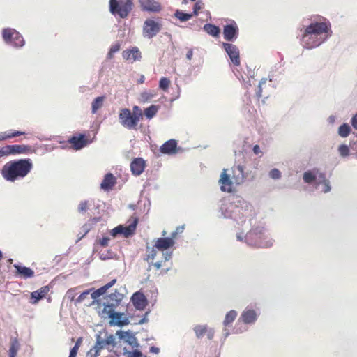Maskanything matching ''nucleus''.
Masks as SVG:
<instances>
[{"label":"nucleus","instance_id":"31","mask_svg":"<svg viewBox=\"0 0 357 357\" xmlns=\"http://www.w3.org/2000/svg\"><path fill=\"white\" fill-rule=\"evenodd\" d=\"M104 100V96H99L95 98L91 104V112L93 114H96L97 111L102 107Z\"/></svg>","mask_w":357,"mask_h":357},{"label":"nucleus","instance_id":"41","mask_svg":"<svg viewBox=\"0 0 357 357\" xmlns=\"http://www.w3.org/2000/svg\"><path fill=\"white\" fill-rule=\"evenodd\" d=\"M154 96L155 94L151 91H144L141 93L140 98L142 101L145 102L151 100L154 97Z\"/></svg>","mask_w":357,"mask_h":357},{"label":"nucleus","instance_id":"64","mask_svg":"<svg viewBox=\"0 0 357 357\" xmlns=\"http://www.w3.org/2000/svg\"><path fill=\"white\" fill-rule=\"evenodd\" d=\"M72 291H73V290H72V289H70V290H68V294H70Z\"/></svg>","mask_w":357,"mask_h":357},{"label":"nucleus","instance_id":"37","mask_svg":"<svg viewBox=\"0 0 357 357\" xmlns=\"http://www.w3.org/2000/svg\"><path fill=\"white\" fill-rule=\"evenodd\" d=\"M174 15L181 22H186L193 17V14L184 13L183 11L179 10H177L175 12Z\"/></svg>","mask_w":357,"mask_h":357},{"label":"nucleus","instance_id":"56","mask_svg":"<svg viewBox=\"0 0 357 357\" xmlns=\"http://www.w3.org/2000/svg\"><path fill=\"white\" fill-rule=\"evenodd\" d=\"M192 56H193V50L192 49H190L187 54H186V58L188 59V60H191L192 58Z\"/></svg>","mask_w":357,"mask_h":357},{"label":"nucleus","instance_id":"27","mask_svg":"<svg viewBox=\"0 0 357 357\" xmlns=\"http://www.w3.org/2000/svg\"><path fill=\"white\" fill-rule=\"evenodd\" d=\"M241 319L245 324L253 323L257 319V314L253 310H245L243 312Z\"/></svg>","mask_w":357,"mask_h":357},{"label":"nucleus","instance_id":"2","mask_svg":"<svg viewBox=\"0 0 357 357\" xmlns=\"http://www.w3.org/2000/svg\"><path fill=\"white\" fill-rule=\"evenodd\" d=\"M33 167V162L29 158L13 160L3 166L1 175L6 181L15 182L26 177Z\"/></svg>","mask_w":357,"mask_h":357},{"label":"nucleus","instance_id":"11","mask_svg":"<svg viewBox=\"0 0 357 357\" xmlns=\"http://www.w3.org/2000/svg\"><path fill=\"white\" fill-rule=\"evenodd\" d=\"M222 47L225 52L227 53L233 65L235 66H240V52L238 47L234 44L227 43H223Z\"/></svg>","mask_w":357,"mask_h":357},{"label":"nucleus","instance_id":"54","mask_svg":"<svg viewBox=\"0 0 357 357\" xmlns=\"http://www.w3.org/2000/svg\"><path fill=\"white\" fill-rule=\"evenodd\" d=\"M351 125L356 130H357V114L353 116L351 119Z\"/></svg>","mask_w":357,"mask_h":357},{"label":"nucleus","instance_id":"5","mask_svg":"<svg viewBox=\"0 0 357 357\" xmlns=\"http://www.w3.org/2000/svg\"><path fill=\"white\" fill-rule=\"evenodd\" d=\"M132 0H109L110 13L121 18L127 17L132 10Z\"/></svg>","mask_w":357,"mask_h":357},{"label":"nucleus","instance_id":"7","mask_svg":"<svg viewBox=\"0 0 357 357\" xmlns=\"http://www.w3.org/2000/svg\"><path fill=\"white\" fill-rule=\"evenodd\" d=\"M104 311L107 312L110 318L109 324L111 326H123L129 324L128 319L124 315L123 313L116 312L112 306L106 305Z\"/></svg>","mask_w":357,"mask_h":357},{"label":"nucleus","instance_id":"16","mask_svg":"<svg viewBox=\"0 0 357 357\" xmlns=\"http://www.w3.org/2000/svg\"><path fill=\"white\" fill-rule=\"evenodd\" d=\"M142 10L158 13L161 10L160 3L155 0H139Z\"/></svg>","mask_w":357,"mask_h":357},{"label":"nucleus","instance_id":"33","mask_svg":"<svg viewBox=\"0 0 357 357\" xmlns=\"http://www.w3.org/2000/svg\"><path fill=\"white\" fill-rule=\"evenodd\" d=\"M320 183H323L324 185V188L322 190L324 192L326 193L331 190L329 181L326 178L325 174L324 173L319 174V182L317 184Z\"/></svg>","mask_w":357,"mask_h":357},{"label":"nucleus","instance_id":"49","mask_svg":"<svg viewBox=\"0 0 357 357\" xmlns=\"http://www.w3.org/2000/svg\"><path fill=\"white\" fill-rule=\"evenodd\" d=\"M202 8V3L200 1H197L195 3L193 8V16H197L199 13V10Z\"/></svg>","mask_w":357,"mask_h":357},{"label":"nucleus","instance_id":"61","mask_svg":"<svg viewBox=\"0 0 357 357\" xmlns=\"http://www.w3.org/2000/svg\"><path fill=\"white\" fill-rule=\"evenodd\" d=\"M144 81H145V77H144V75H142L140 76V78L139 79L137 82H138V84H143L144 82Z\"/></svg>","mask_w":357,"mask_h":357},{"label":"nucleus","instance_id":"62","mask_svg":"<svg viewBox=\"0 0 357 357\" xmlns=\"http://www.w3.org/2000/svg\"><path fill=\"white\" fill-rule=\"evenodd\" d=\"M107 257L103 254L100 253V259H106Z\"/></svg>","mask_w":357,"mask_h":357},{"label":"nucleus","instance_id":"21","mask_svg":"<svg viewBox=\"0 0 357 357\" xmlns=\"http://www.w3.org/2000/svg\"><path fill=\"white\" fill-rule=\"evenodd\" d=\"M10 148L12 155L29 154L34 151L31 146L25 144H13Z\"/></svg>","mask_w":357,"mask_h":357},{"label":"nucleus","instance_id":"3","mask_svg":"<svg viewBox=\"0 0 357 357\" xmlns=\"http://www.w3.org/2000/svg\"><path fill=\"white\" fill-rule=\"evenodd\" d=\"M266 238L264 228L260 227L252 229L245 236L248 245L259 248H268L272 245V242Z\"/></svg>","mask_w":357,"mask_h":357},{"label":"nucleus","instance_id":"44","mask_svg":"<svg viewBox=\"0 0 357 357\" xmlns=\"http://www.w3.org/2000/svg\"><path fill=\"white\" fill-rule=\"evenodd\" d=\"M12 155L10 145H6L0 149V158Z\"/></svg>","mask_w":357,"mask_h":357},{"label":"nucleus","instance_id":"32","mask_svg":"<svg viewBox=\"0 0 357 357\" xmlns=\"http://www.w3.org/2000/svg\"><path fill=\"white\" fill-rule=\"evenodd\" d=\"M159 109L158 105H151L150 107L144 109V115L146 118L151 119L156 115Z\"/></svg>","mask_w":357,"mask_h":357},{"label":"nucleus","instance_id":"51","mask_svg":"<svg viewBox=\"0 0 357 357\" xmlns=\"http://www.w3.org/2000/svg\"><path fill=\"white\" fill-rule=\"evenodd\" d=\"M128 357H142V353L138 350H134L132 351H130L128 354Z\"/></svg>","mask_w":357,"mask_h":357},{"label":"nucleus","instance_id":"29","mask_svg":"<svg viewBox=\"0 0 357 357\" xmlns=\"http://www.w3.org/2000/svg\"><path fill=\"white\" fill-rule=\"evenodd\" d=\"M204 30L209 35L218 37L220 35V29L218 26L211 24H206L204 26Z\"/></svg>","mask_w":357,"mask_h":357},{"label":"nucleus","instance_id":"1","mask_svg":"<svg viewBox=\"0 0 357 357\" xmlns=\"http://www.w3.org/2000/svg\"><path fill=\"white\" fill-rule=\"evenodd\" d=\"M301 43L305 49H313L324 43L331 35V26L325 18L320 21L312 22L301 29Z\"/></svg>","mask_w":357,"mask_h":357},{"label":"nucleus","instance_id":"58","mask_svg":"<svg viewBox=\"0 0 357 357\" xmlns=\"http://www.w3.org/2000/svg\"><path fill=\"white\" fill-rule=\"evenodd\" d=\"M150 352L154 353V354H158L160 352V349L158 347L152 346L150 348Z\"/></svg>","mask_w":357,"mask_h":357},{"label":"nucleus","instance_id":"10","mask_svg":"<svg viewBox=\"0 0 357 357\" xmlns=\"http://www.w3.org/2000/svg\"><path fill=\"white\" fill-rule=\"evenodd\" d=\"M164 261L153 262V260H150L149 262L148 270L151 271L154 269L158 275H163L166 273L170 267L166 265V262L169 261L172 258V252L163 254Z\"/></svg>","mask_w":357,"mask_h":357},{"label":"nucleus","instance_id":"46","mask_svg":"<svg viewBox=\"0 0 357 357\" xmlns=\"http://www.w3.org/2000/svg\"><path fill=\"white\" fill-rule=\"evenodd\" d=\"M338 151L342 157L348 156L349 154V149L345 144H341L338 148Z\"/></svg>","mask_w":357,"mask_h":357},{"label":"nucleus","instance_id":"8","mask_svg":"<svg viewBox=\"0 0 357 357\" xmlns=\"http://www.w3.org/2000/svg\"><path fill=\"white\" fill-rule=\"evenodd\" d=\"M138 223L137 218H132V222L129 225L124 227L123 225H119L111 230L110 234L113 237H116L119 234H121L125 237H128L135 234L137 225Z\"/></svg>","mask_w":357,"mask_h":357},{"label":"nucleus","instance_id":"59","mask_svg":"<svg viewBox=\"0 0 357 357\" xmlns=\"http://www.w3.org/2000/svg\"><path fill=\"white\" fill-rule=\"evenodd\" d=\"M134 114H142L141 109L138 106L133 107Z\"/></svg>","mask_w":357,"mask_h":357},{"label":"nucleus","instance_id":"4","mask_svg":"<svg viewBox=\"0 0 357 357\" xmlns=\"http://www.w3.org/2000/svg\"><path fill=\"white\" fill-rule=\"evenodd\" d=\"M175 242L172 237L159 238L155 241L153 247L146 248V255L144 259L146 261L153 260L156 254L157 250L164 251L174 246Z\"/></svg>","mask_w":357,"mask_h":357},{"label":"nucleus","instance_id":"50","mask_svg":"<svg viewBox=\"0 0 357 357\" xmlns=\"http://www.w3.org/2000/svg\"><path fill=\"white\" fill-rule=\"evenodd\" d=\"M183 226L177 227L176 230L171 234V237L174 240L178 234H181L183 231Z\"/></svg>","mask_w":357,"mask_h":357},{"label":"nucleus","instance_id":"23","mask_svg":"<svg viewBox=\"0 0 357 357\" xmlns=\"http://www.w3.org/2000/svg\"><path fill=\"white\" fill-rule=\"evenodd\" d=\"M50 291L48 286H43L38 290L35 291L31 294V303L32 304H36L40 299L45 297Z\"/></svg>","mask_w":357,"mask_h":357},{"label":"nucleus","instance_id":"53","mask_svg":"<svg viewBox=\"0 0 357 357\" xmlns=\"http://www.w3.org/2000/svg\"><path fill=\"white\" fill-rule=\"evenodd\" d=\"M130 337L132 340L128 342L129 344L132 345L133 347H138L139 344L137 342V339L132 335H131Z\"/></svg>","mask_w":357,"mask_h":357},{"label":"nucleus","instance_id":"13","mask_svg":"<svg viewBox=\"0 0 357 357\" xmlns=\"http://www.w3.org/2000/svg\"><path fill=\"white\" fill-rule=\"evenodd\" d=\"M238 34V27L235 22L224 26L223 36L227 41H234L237 38Z\"/></svg>","mask_w":357,"mask_h":357},{"label":"nucleus","instance_id":"22","mask_svg":"<svg viewBox=\"0 0 357 357\" xmlns=\"http://www.w3.org/2000/svg\"><path fill=\"white\" fill-rule=\"evenodd\" d=\"M231 178L236 185H239L244 181L245 175L243 168L241 165L234 166L232 168Z\"/></svg>","mask_w":357,"mask_h":357},{"label":"nucleus","instance_id":"14","mask_svg":"<svg viewBox=\"0 0 357 357\" xmlns=\"http://www.w3.org/2000/svg\"><path fill=\"white\" fill-rule=\"evenodd\" d=\"M219 183L221 190L227 192H231L233 190L234 184H235L230 176L227 174L225 169L221 173Z\"/></svg>","mask_w":357,"mask_h":357},{"label":"nucleus","instance_id":"9","mask_svg":"<svg viewBox=\"0 0 357 357\" xmlns=\"http://www.w3.org/2000/svg\"><path fill=\"white\" fill-rule=\"evenodd\" d=\"M3 38L6 43L20 47L24 44V40L19 32L13 29H5L3 31Z\"/></svg>","mask_w":357,"mask_h":357},{"label":"nucleus","instance_id":"30","mask_svg":"<svg viewBox=\"0 0 357 357\" xmlns=\"http://www.w3.org/2000/svg\"><path fill=\"white\" fill-rule=\"evenodd\" d=\"M317 170L307 171L303 174V180L306 183H311L314 181L317 178H319V174Z\"/></svg>","mask_w":357,"mask_h":357},{"label":"nucleus","instance_id":"20","mask_svg":"<svg viewBox=\"0 0 357 357\" xmlns=\"http://www.w3.org/2000/svg\"><path fill=\"white\" fill-rule=\"evenodd\" d=\"M69 144L75 150L81 149L87 144V141L85 139V135L79 134L77 136H73L68 139Z\"/></svg>","mask_w":357,"mask_h":357},{"label":"nucleus","instance_id":"48","mask_svg":"<svg viewBox=\"0 0 357 357\" xmlns=\"http://www.w3.org/2000/svg\"><path fill=\"white\" fill-rule=\"evenodd\" d=\"M269 176L273 179L280 178L281 176V173L278 169H273L269 172Z\"/></svg>","mask_w":357,"mask_h":357},{"label":"nucleus","instance_id":"57","mask_svg":"<svg viewBox=\"0 0 357 357\" xmlns=\"http://www.w3.org/2000/svg\"><path fill=\"white\" fill-rule=\"evenodd\" d=\"M253 152L255 154L258 155L261 153L260 147L259 145H255L253 147Z\"/></svg>","mask_w":357,"mask_h":357},{"label":"nucleus","instance_id":"55","mask_svg":"<svg viewBox=\"0 0 357 357\" xmlns=\"http://www.w3.org/2000/svg\"><path fill=\"white\" fill-rule=\"evenodd\" d=\"M116 280L114 279L111 282H109V283H107L105 285H104L103 287L105 288L106 290H107L108 289L112 287L116 283Z\"/></svg>","mask_w":357,"mask_h":357},{"label":"nucleus","instance_id":"6","mask_svg":"<svg viewBox=\"0 0 357 357\" xmlns=\"http://www.w3.org/2000/svg\"><path fill=\"white\" fill-rule=\"evenodd\" d=\"M142 114H132L128 108L121 109L119 115L121 124L128 129H137L138 122L142 119Z\"/></svg>","mask_w":357,"mask_h":357},{"label":"nucleus","instance_id":"25","mask_svg":"<svg viewBox=\"0 0 357 357\" xmlns=\"http://www.w3.org/2000/svg\"><path fill=\"white\" fill-rule=\"evenodd\" d=\"M14 268L16 269V275H20L21 278L27 279L33 277V271L26 266H23L19 264H14Z\"/></svg>","mask_w":357,"mask_h":357},{"label":"nucleus","instance_id":"19","mask_svg":"<svg viewBox=\"0 0 357 357\" xmlns=\"http://www.w3.org/2000/svg\"><path fill=\"white\" fill-rule=\"evenodd\" d=\"M107 345H112V347L116 345L115 337L112 334L107 335L105 340H97L94 347V349H96V354H98L100 349Z\"/></svg>","mask_w":357,"mask_h":357},{"label":"nucleus","instance_id":"36","mask_svg":"<svg viewBox=\"0 0 357 357\" xmlns=\"http://www.w3.org/2000/svg\"><path fill=\"white\" fill-rule=\"evenodd\" d=\"M351 132V128L347 123H343L339 127L338 134L342 137H347Z\"/></svg>","mask_w":357,"mask_h":357},{"label":"nucleus","instance_id":"15","mask_svg":"<svg viewBox=\"0 0 357 357\" xmlns=\"http://www.w3.org/2000/svg\"><path fill=\"white\" fill-rule=\"evenodd\" d=\"M123 59L129 62L139 61L142 59V53L139 48L133 47L131 49H127L122 52Z\"/></svg>","mask_w":357,"mask_h":357},{"label":"nucleus","instance_id":"47","mask_svg":"<svg viewBox=\"0 0 357 357\" xmlns=\"http://www.w3.org/2000/svg\"><path fill=\"white\" fill-rule=\"evenodd\" d=\"M93 291L92 289H89V290H86L84 292H82L79 296L78 298L76 299V303H80L82 302H83L88 296L90 294V293Z\"/></svg>","mask_w":357,"mask_h":357},{"label":"nucleus","instance_id":"52","mask_svg":"<svg viewBox=\"0 0 357 357\" xmlns=\"http://www.w3.org/2000/svg\"><path fill=\"white\" fill-rule=\"evenodd\" d=\"M109 241L110 238L109 237H102L99 240V244L103 247H106L108 245Z\"/></svg>","mask_w":357,"mask_h":357},{"label":"nucleus","instance_id":"24","mask_svg":"<svg viewBox=\"0 0 357 357\" xmlns=\"http://www.w3.org/2000/svg\"><path fill=\"white\" fill-rule=\"evenodd\" d=\"M177 142L175 139H170L165 142L160 147V151L165 154H174L177 152Z\"/></svg>","mask_w":357,"mask_h":357},{"label":"nucleus","instance_id":"40","mask_svg":"<svg viewBox=\"0 0 357 357\" xmlns=\"http://www.w3.org/2000/svg\"><path fill=\"white\" fill-rule=\"evenodd\" d=\"M171 82L167 77H162L159 82V87L164 91H167L170 86Z\"/></svg>","mask_w":357,"mask_h":357},{"label":"nucleus","instance_id":"60","mask_svg":"<svg viewBox=\"0 0 357 357\" xmlns=\"http://www.w3.org/2000/svg\"><path fill=\"white\" fill-rule=\"evenodd\" d=\"M214 333L212 330L207 331V336L208 339H212L213 337Z\"/></svg>","mask_w":357,"mask_h":357},{"label":"nucleus","instance_id":"43","mask_svg":"<svg viewBox=\"0 0 357 357\" xmlns=\"http://www.w3.org/2000/svg\"><path fill=\"white\" fill-rule=\"evenodd\" d=\"M82 339L79 338L76 342L75 344L74 345V347L71 349L68 357H76Z\"/></svg>","mask_w":357,"mask_h":357},{"label":"nucleus","instance_id":"17","mask_svg":"<svg viewBox=\"0 0 357 357\" xmlns=\"http://www.w3.org/2000/svg\"><path fill=\"white\" fill-rule=\"evenodd\" d=\"M146 162L142 158H135L130 164L131 172L135 176H139L144 170Z\"/></svg>","mask_w":357,"mask_h":357},{"label":"nucleus","instance_id":"28","mask_svg":"<svg viewBox=\"0 0 357 357\" xmlns=\"http://www.w3.org/2000/svg\"><path fill=\"white\" fill-rule=\"evenodd\" d=\"M24 132L10 130L6 132H0V141H5L11 138L24 135Z\"/></svg>","mask_w":357,"mask_h":357},{"label":"nucleus","instance_id":"35","mask_svg":"<svg viewBox=\"0 0 357 357\" xmlns=\"http://www.w3.org/2000/svg\"><path fill=\"white\" fill-rule=\"evenodd\" d=\"M106 291L107 290L105 289V288L104 287H102L91 292V298L93 299V301L89 305H93L95 303V300H96L100 296L103 295Z\"/></svg>","mask_w":357,"mask_h":357},{"label":"nucleus","instance_id":"26","mask_svg":"<svg viewBox=\"0 0 357 357\" xmlns=\"http://www.w3.org/2000/svg\"><path fill=\"white\" fill-rule=\"evenodd\" d=\"M116 183V178L113 176L112 174L108 173L105 176L100 186L101 188L104 190H109L112 189Z\"/></svg>","mask_w":357,"mask_h":357},{"label":"nucleus","instance_id":"18","mask_svg":"<svg viewBox=\"0 0 357 357\" xmlns=\"http://www.w3.org/2000/svg\"><path fill=\"white\" fill-rule=\"evenodd\" d=\"M131 299L133 305L139 310H144L147 305V300L145 296L139 291L135 293Z\"/></svg>","mask_w":357,"mask_h":357},{"label":"nucleus","instance_id":"38","mask_svg":"<svg viewBox=\"0 0 357 357\" xmlns=\"http://www.w3.org/2000/svg\"><path fill=\"white\" fill-rule=\"evenodd\" d=\"M237 312L235 310H231L229 312L227 313L225 320H224V324L225 326L229 325L231 324L235 319L236 318Z\"/></svg>","mask_w":357,"mask_h":357},{"label":"nucleus","instance_id":"63","mask_svg":"<svg viewBox=\"0 0 357 357\" xmlns=\"http://www.w3.org/2000/svg\"><path fill=\"white\" fill-rule=\"evenodd\" d=\"M117 334H118V335H119V337H120L121 338H122V337H123V335H122V332H121V331H118V332H117Z\"/></svg>","mask_w":357,"mask_h":357},{"label":"nucleus","instance_id":"45","mask_svg":"<svg viewBox=\"0 0 357 357\" xmlns=\"http://www.w3.org/2000/svg\"><path fill=\"white\" fill-rule=\"evenodd\" d=\"M89 208V203L88 201L84 200L80 202L78 206V211L81 213H85Z\"/></svg>","mask_w":357,"mask_h":357},{"label":"nucleus","instance_id":"42","mask_svg":"<svg viewBox=\"0 0 357 357\" xmlns=\"http://www.w3.org/2000/svg\"><path fill=\"white\" fill-rule=\"evenodd\" d=\"M120 44L116 43L111 46L109 51L107 54V58L111 59L113 58L114 53L117 52L120 50Z\"/></svg>","mask_w":357,"mask_h":357},{"label":"nucleus","instance_id":"12","mask_svg":"<svg viewBox=\"0 0 357 357\" xmlns=\"http://www.w3.org/2000/svg\"><path fill=\"white\" fill-rule=\"evenodd\" d=\"M161 25L153 20H146L143 26V35L144 37L151 38L160 31Z\"/></svg>","mask_w":357,"mask_h":357},{"label":"nucleus","instance_id":"39","mask_svg":"<svg viewBox=\"0 0 357 357\" xmlns=\"http://www.w3.org/2000/svg\"><path fill=\"white\" fill-rule=\"evenodd\" d=\"M197 337L201 338L207 333L206 326L197 325L194 328Z\"/></svg>","mask_w":357,"mask_h":357},{"label":"nucleus","instance_id":"34","mask_svg":"<svg viewBox=\"0 0 357 357\" xmlns=\"http://www.w3.org/2000/svg\"><path fill=\"white\" fill-rule=\"evenodd\" d=\"M19 342L16 338L12 340L9 349V357H16L19 350Z\"/></svg>","mask_w":357,"mask_h":357}]
</instances>
